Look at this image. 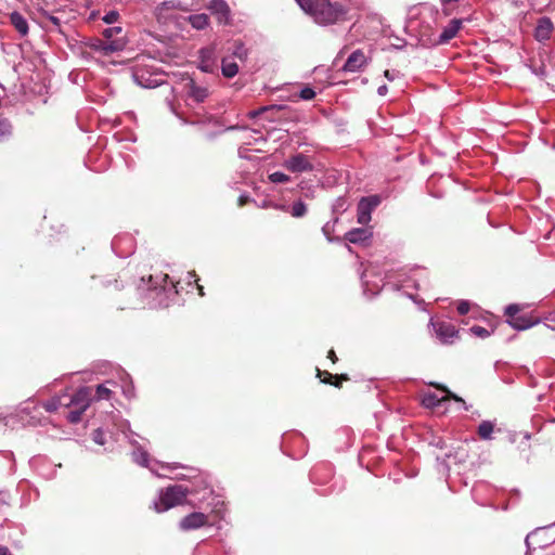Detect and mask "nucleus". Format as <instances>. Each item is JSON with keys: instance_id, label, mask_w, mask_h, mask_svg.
<instances>
[{"instance_id": "obj_39", "label": "nucleus", "mask_w": 555, "mask_h": 555, "mask_svg": "<svg viewBox=\"0 0 555 555\" xmlns=\"http://www.w3.org/2000/svg\"><path fill=\"white\" fill-rule=\"evenodd\" d=\"M457 311L462 315L466 314L469 311V304L466 301L460 302V305L457 306Z\"/></svg>"}, {"instance_id": "obj_28", "label": "nucleus", "mask_w": 555, "mask_h": 555, "mask_svg": "<svg viewBox=\"0 0 555 555\" xmlns=\"http://www.w3.org/2000/svg\"><path fill=\"white\" fill-rule=\"evenodd\" d=\"M192 95L196 101L203 102L208 96V90L206 88L193 87Z\"/></svg>"}, {"instance_id": "obj_45", "label": "nucleus", "mask_w": 555, "mask_h": 555, "mask_svg": "<svg viewBox=\"0 0 555 555\" xmlns=\"http://www.w3.org/2000/svg\"><path fill=\"white\" fill-rule=\"evenodd\" d=\"M327 358L333 362L336 363L338 361V358L333 349H331L327 353Z\"/></svg>"}, {"instance_id": "obj_26", "label": "nucleus", "mask_w": 555, "mask_h": 555, "mask_svg": "<svg viewBox=\"0 0 555 555\" xmlns=\"http://www.w3.org/2000/svg\"><path fill=\"white\" fill-rule=\"evenodd\" d=\"M282 107L281 106H275V105H271V106H262L258 109H255V111H251L248 113V116L249 118H256L262 114H266V113H269V112H274V111H280Z\"/></svg>"}, {"instance_id": "obj_17", "label": "nucleus", "mask_w": 555, "mask_h": 555, "mask_svg": "<svg viewBox=\"0 0 555 555\" xmlns=\"http://www.w3.org/2000/svg\"><path fill=\"white\" fill-rule=\"evenodd\" d=\"M65 398L66 395L53 397L52 399L43 402L42 406L47 412H55L60 406H66Z\"/></svg>"}, {"instance_id": "obj_18", "label": "nucleus", "mask_w": 555, "mask_h": 555, "mask_svg": "<svg viewBox=\"0 0 555 555\" xmlns=\"http://www.w3.org/2000/svg\"><path fill=\"white\" fill-rule=\"evenodd\" d=\"M396 38V42L391 43V48L392 49H396V50H401L403 48H406L408 46L412 48V50L417 47L420 43L423 46V47H428L429 44L422 41L420 37H413L415 40H416V43H412V42H406L405 39L403 37H395Z\"/></svg>"}, {"instance_id": "obj_43", "label": "nucleus", "mask_w": 555, "mask_h": 555, "mask_svg": "<svg viewBox=\"0 0 555 555\" xmlns=\"http://www.w3.org/2000/svg\"><path fill=\"white\" fill-rule=\"evenodd\" d=\"M249 201H250L249 196H247V195H241V196L238 197V202H237V204H238V206H240V207H243V206H244V205H246Z\"/></svg>"}, {"instance_id": "obj_44", "label": "nucleus", "mask_w": 555, "mask_h": 555, "mask_svg": "<svg viewBox=\"0 0 555 555\" xmlns=\"http://www.w3.org/2000/svg\"><path fill=\"white\" fill-rule=\"evenodd\" d=\"M155 279H158V276H155ZM157 286H156V283H154V276L151 274L149 275V286L147 288L149 289H155Z\"/></svg>"}, {"instance_id": "obj_48", "label": "nucleus", "mask_w": 555, "mask_h": 555, "mask_svg": "<svg viewBox=\"0 0 555 555\" xmlns=\"http://www.w3.org/2000/svg\"><path fill=\"white\" fill-rule=\"evenodd\" d=\"M546 321L548 322H554L555 323V310L554 311H551L548 312L545 318H544Z\"/></svg>"}, {"instance_id": "obj_59", "label": "nucleus", "mask_w": 555, "mask_h": 555, "mask_svg": "<svg viewBox=\"0 0 555 555\" xmlns=\"http://www.w3.org/2000/svg\"><path fill=\"white\" fill-rule=\"evenodd\" d=\"M95 442L103 444V441L100 440V437H96Z\"/></svg>"}, {"instance_id": "obj_13", "label": "nucleus", "mask_w": 555, "mask_h": 555, "mask_svg": "<svg viewBox=\"0 0 555 555\" xmlns=\"http://www.w3.org/2000/svg\"><path fill=\"white\" fill-rule=\"evenodd\" d=\"M190 23L195 30H205L209 25V16L205 13L182 17V23Z\"/></svg>"}, {"instance_id": "obj_11", "label": "nucleus", "mask_w": 555, "mask_h": 555, "mask_svg": "<svg viewBox=\"0 0 555 555\" xmlns=\"http://www.w3.org/2000/svg\"><path fill=\"white\" fill-rule=\"evenodd\" d=\"M437 337L443 344H452L453 339L457 336L455 326L449 322L433 323Z\"/></svg>"}, {"instance_id": "obj_29", "label": "nucleus", "mask_w": 555, "mask_h": 555, "mask_svg": "<svg viewBox=\"0 0 555 555\" xmlns=\"http://www.w3.org/2000/svg\"><path fill=\"white\" fill-rule=\"evenodd\" d=\"M85 410H81L80 408L75 409L70 411L67 415V420L72 424H77L81 421L82 414L85 413Z\"/></svg>"}, {"instance_id": "obj_37", "label": "nucleus", "mask_w": 555, "mask_h": 555, "mask_svg": "<svg viewBox=\"0 0 555 555\" xmlns=\"http://www.w3.org/2000/svg\"><path fill=\"white\" fill-rule=\"evenodd\" d=\"M472 332L475 335L482 337V338L489 336V332L482 326L475 325L472 327Z\"/></svg>"}, {"instance_id": "obj_34", "label": "nucleus", "mask_w": 555, "mask_h": 555, "mask_svg": "<svg viewBox=\"0 0 555 555\" xmlns=\"http://www.w3.org/2000/svg\"><path fill=\"white\" fill-rule=\"evenodd\" d=\"M118 17H119V14L117 11H111L104 15L103 21L106 24H114L117 22Z\"/></svg>"}, {"instance_id": "obj_16", "label": "nucleus", "mask_w": 555, "mask_h": 555, "mask_svg": "<svg viewBox=\"0 0 555 555\" xmlns=\"http://www.w3.org/2000/svg\"><path fill=\"white\" fill-rule=\"evenodd\" d=\"M554 30V25L550 17L543 16L538 20L535 35H548Z\"/></svg>"}, {"instance_id": "obj_4", "label": "nucleus", "mask_w": 555, "mask_h": 555, "mask_svg": "<svg viewBox=\"0 0 555 555\" xmlns=\"http://www.w3.org/2000/svg\"><path fill=\"white\" fill-rule=\"evenodd\" d=\"M194 5L193 1L188 0H167L162 2L156 8V17L159 23L167 24L169 22H175L178 25H180V21L178 17L173 14L175 11H189L191 7Z\"/></svg>"}, {"instance_id": "obj_50", "label": "nucleus", "mask_w": 555, "mask_h": 555, "mask_svg": "<svg viewBox=\"0 0 555 555\" xmlns=\"http://www.w3.org/2000/svg\"><path fill=\"white\" fill-rule=\"evenodd\" d=\"M0 555H12L8 547L1 546L0 547Z\"/></svg>"}, {"instance_id": "obj_2", "label": "nucleus", "mask_w": 555, "mask_h": 555, "mask_svg": "<svg viewBox=\"0 0 555 555\" xmlns=\"http://www.w3.org/2000/svg\"><path fill=\"white\" fill-rule=\"evenodd\" d=\"M82 43L94 52L107 56L125 49V37H83Z\"/></svg>"}, {"instance_id": "obj_35", "label": "nucleus", "mask_w": 555, "mask_h": 555, "mask_svg": "<svg viewBox=\"0 0 555 555\" xmlns=\"http://www.w3.org/2000/svg\"><path fill=\"white\" fill-rule=\"evenodd\" d=\"M235 51L233 54L238 57L240 60H245L247 56V50L244 48L242 43L235 46Z\"/></svg>"}, {"instance_id": "obj_46", "label": "nucleus", "mask_w": 555, "mask_h": 555, "mask_svg": "<svg viewBox=\"0 0 555 555\" xmlns=\"http://www.w3.org/2000/svg\"><path fill=\"white\" fill-rule=\"evenodd\" d=\"M113 30H114V31H116V33H119V31H121V27H118V26H117V27H114V28H107V29H105V30L102 33V35H104V36L112 35V31H113Z\"/></svg>"}, {"instance_id": "obj_9", "label": "nucleus", "mask_w": 555, "mask_h": 555, "mask_svg": "<svg viewBox=\"0 0 555 555\" xmlns=\"http://www.w3.org/2000/svg\"><path fill=\"white\" fill-rule=\"evenodd\" d=\"M207 522H208L207 515H205L204 513L194 512V513H191V514L186 515L185 517H183L179 522V527L183 531H189V530L198 529V528L205 526Z\"/></svg>"}, {"instance_id": "obj_36", "label": "nucleus", "mask_w": 555, "mask_h": 555, "mask_svg": "<svg viewBox=\"0 0 555 555\" xmlns=\"http://www.w3.org/2000/svg\"><path fill=\"white\" fill-rule=\"evenodd\" d=\"M11 125L5 121V120H2L0 121V137H7L11 133Z\"/></svg>"}, {"instance_id": "obj_42", "label": "nucleus", "mask_w": 555, "mask_h": 555, "mask_svg": "<svg viewBox=\"0 0 555 555\" xmlns=\"http://www.w3.org/2000/svg\"><path fill=\"white\" fill-rule=\"evenodd\" d=\"M421 15L424 20L425 18L434 20L435 13L429 9H424L423 12L421 13Z\"/></svg>"}, {"instance_id": "obj_47", "label": "nucleus", "mask_w": 555, "mask_h": 555, "mask_svg": "<svg viewBox=\"0 0 555 555\" xmlns=\"http://www.w3.org/2000/svg\"><path fill=\"white\" fill-rule=\"evenodd\" d=\"M335 379L341 380V382H348L350 380L349 376L347 374H336Z\"/></svg>"}, {"instance_id": "obj_60", "label": "nucleus", "mask_w": 555, "mask_h": 555, "mask_svg": "<svg viewBox=\"0 0 555 555\" xmlns=\"http://www.w3.org/2000/svg\"><path fill=\"white\" fill-rule=\"evenodd\" d=\"M95 442L103 444V441L100 440V437H96Z\"/></svg>"}, {"instance_id": "obj_30", "label": "nucleus", "mask_w": 555, "mask_h": 555, "mask_svg": "<svg viewBox=\"0 0 555 555\" xmlns=\"http://www.w3.org/2000/svg\"><path fill=\"white\" fill-rule=\"evenodd\" d=\"M112 391L105 387L104 385H99L95 390V399L102 400V399H109Z\"/></svg>"}, {"instance_id": "obj_38", "label": "nucleus", "mask_w": 555, "mask_h": 555, "mask_svg": "<svg viewBox=\"0 0 555 555\" xmlns=\"http://www.w3.org/2000/svg\"><path fill=\"white\" fill-rule=\"evenodd\" d=\"M533 538H534L533 535H528L526 538V544H527V547H528V551H527L526 555H535L537 548L535 547H531V540Z\"/></svg>"}, {"instance_id": "obj_3", "label": "nucleus", "mask_w": 555, "mask_h": 555, "mask_svg": "<svg viewBox=\"0 0 555 555\" xmlns=\"http://www.w3.org/2000/svg\"><path fill=\"white\" fill-rule=\"evenodd\" d=\"M188 495V491L182 486L176 485L167 487L162 491L159 501L154 503V511L162 513L171 507L182 504Z\"/></svg>"}, {"instance_id": "obj_61", "label": "nucleus", "mask_w": 555, "mask_h": 555, "mask_svg": "<svg viewBox=\"0 0 555 555\" xmlns=\"http://www.w3.org/2000/svg\"><path fill=\"white\" fill-rule=\"evenodd\" d=\"M167 278H168V274L162 275V279H163L164 282L167 280Z\"/></svg>"}, {"instance_id": "obj_19", "label": "nucleus", "mask_w": 555, "mask_h": 555, "mask_svg": "<svg viewBox=\"0 0 555 555\" xmlns=\"http://www.w3.org/2000/svg\"><path fill=\"white\" fill-rule=\"evenodd\" d=\"M238 72L237 64L232 61L230 57L222 59V74L227 78L234 77Z\"/></svg>"}, {"instance_id": "obj_49", "label": "nucleus", "mask_w": 555, "mask_h": 555, "mask_svg": "<svg viewBox=\"0 0 555 555\" xmlns=\"http://www.w3.org/2000/svg\"><path fill=\"white\" fill-rule=\"evenodd\" d=\"M331 385L336 387V388H341L343 382L338 380V379H333Z\"/></svg>"}, {"instance_id": "obj_32", "label": "nucleus", "mask_w": 555, "mask_h": 555, "mask_svg": "<svg viewBox=\"0 0 555 555\" xmlns=\"http://www.w3.org/2000/svg\"><path fill=\"white\" fill-rule=\"evenodd\" d=\"M519 311L520 308L518 305H509L505 309V314L507 315L508 320H513V318L518 317Z\"/></svg>"}, {"instance_id": "obj_20", "label": "nucleus", "mask_w": 555, "mask_h": 555, "mask_svg": "<svg viewBox=\"0 0 555 555\" xmlns=\"http://www.w3.org/2000/svg\"><path fill=\"white\" fill-rule=\"evenodd\" d=\"M507 322L516 330H527L538 323V321L531 322L527 317L524 315H518L513 318V320H508Z\"/></svg>"}, {"instance_id": "obj_40", "label": "nucleus", "mask_w": 555, "mask_h": 555, "mask_svg": "<svg viewBox=\"0 0 555 555\" xmlns=\"http://www.w3.org/2000/svg\"><path fill=\"white\" fill-rule=\"evenodd\" d=\"M190 274L194 278V282L197 286L199 296H204L205 295L204 287L198 284L199 279L197 278L196 273L193 271V272H190Z\"/></svg>"}, {"instance_id": "obj_12", "label": "nucleus", "mask_w": 555, "mask_h": 555, "mask_svg": "<svg viewBox=\"0 0 555 555\" xmlns=\"http://www.w3.org/2000/svg\"><path fill=\"white\" fill-rule=\"evenodd\" d=\"M216 53L214 48H203L199 50V68L203 72L211 73L215 68Z\"/></svg>"}, {"instance_id": "obj_23", "label": "nucleus", "mask_w": 555, "mask_h": 555, "mask_svg": "<svg viewBox=\"0 0 555 555\" xmlns=\"http://www.w3.org/2000/svg\"><path fill=\"white\" fill-rule=\"evenodd\" d=\"M422 402L426 408L434 409L440 406L444 402V398H439L435 393H428L424 396Z\"/></svg>"}, {"instance_id": "obj_41", "label": "nucleus", "mask_w": 555, "mask_h": 555, "mask_svg": "<svg viewBox=\"0 0 555 555\" xmlns=\"http://www.w3.org/2000/svg\"><path fill=\"white\" fill-rule=\"evenodd\" d=\"M453 37H447V36H443V37H439L438 40H435L434 42H431L430 44L433 46H437V44H446V43H449L450 39H452Z\"/></svg>"}, {"instance_id": "obj_51", "label": "nucleus", "mask_w": 555, "mask_h": 555, "mask_svg": "<svg viewBox=\"0 0 555 555\" xmlns=\"http://www.w3.org/2000/svg\"><path fill=\"white\" fill-rule=\"evenodd\" d=\"M406 30L408 31H414L415 30V27H414V21H410L408 26H406Z\"/></svg>"}, {"instance_id": "obj_14", "label": "nucleus", "mask_w": 555, "mask_h": 555, "mask_svg": "<svg viewBox=\"0 0 555 555\" xmlns=\"http://www.w3.org/2000/svg\"><path fill=\"white\" fill-rule=\"evenodd\" d=\"M10 23L20 33V35H27L28 23L23 14H21L20 12H16V11L12 12L10 14Z\"/></svg>"}, {"instance_id": "obj_52", "label": "nucleus", "mask_w": 555, "mask_h": 555, "mask_svg": "<svg viewBox=\"0 0 555 555\" xmlns=\"http://www.w3.org/2000/svg\"><path fill=\"white\" fill-rule=\"evenodd\" d=\"M384 75H385V77H386L387 79H389V80H392V79H393V77L391 76V74H390V72H389L388 69H386V70H385Z\"/></svg>"}, {"instance_id": "obj_22", "label": "nucleus", "mask_w": 555, "mask_h": 555, "mask_svg": "<svg viewBox=\"0 0 555 555\" xmlns=\"http://www.w3.org/2000/svg\"><path fill=\"white\" fill-rule=\"evenodd\" d=\"M493 429H494V425L492 422L482 421L478 426L477 433L481 439L487 440V439L491 438V434L493 433Z\"/></svg>"}, {"instance_id": "obj_33", "label": "nucleus", "mask_w": 555, "mask_h": 555, "mask_svg": "<svg viewBox=\"0 0 555 555\" xmlns=\"http://www.w3.org/2000/svg\"><path fill=\"white\" fill-rule=\"evenodd\" d=\"M300 99L309 101L315 96V91L312 88L306 87L299 93Z\"/></svg>"}, {"instance_id": "obj_27", "label": "nucleus", "mask_w": 555, "mask_h": 555, "mask_svg": "<svg viewBox=\"0 0 555 555\" xmlns=\"http://www.w3.org/2000/svg\"><path fill=\"white\" fill-rule=\"evenodd\" d=\"M269 180L273 183H287L289 182L291 178L283 172L275 171L269 176Z\"/></svg>"}, {"instance_id": "obj_58", "label": "nucleus", "mask_w": 555, "mask_h": 555, "mask_svg": "<svg viewBox=\"0 0 555 555\" xmlns=\"http://www.w3.org/2000/svg\"><path fill=\"white\" fill-rule=\"evenodd\" d=\"M95 442L103 444V441L100 440V437H96Z\"/></svg>"}, {"instance_id": "obj_56", "label": "nucleus", "mask_w": 555, "mask_h": 555, "mask_svg": "<svg viewBox=\"0 0 555 555\" xmlns=\"http://www.w3.org/2000/svg\"><path fill=\"white\" fill-rule=\"evenodd\" d=\"M62 228H63L62 225H59V227H57V231H56V233H57L59 235H61V234L64 232V231H62Z\"/></svg>"}, {"instance_id": "obj_31", "label": "nucleus", "mask_w": 555, "mask_h": 555, "mask_svg": "<svg viewBox=\"0 0 555 555\" xmlns=\"http://www.w3.org/2000/svg\"><path fill=\"white\" fill-rule=\"evenodd\" d=\"M317 376L320 378V380L324 384H332V380L335 379V375L327 371H321L320 369H317Z\"/></svg>"}, {"instance_id": "obj_5", "label": "nucleus", "mask_w": 555, "mask_h": 555, "mask_svg": "<svg viewBox=\"0 0 555 555\" xmlns=\"http://www.w3.org/2000/svg\"><path fill=\"white\" fill-rule=\"evenodd\" d=\"M207 9L219 25L230 24L231 10L225 0H211Z\"/></svg>"}, {"instance_id": "obj_6", "label": "nucleus", "mask_w": 555, "mask_h": 555, "mask_svg": "<svg viewBox=\"0 0 555 555\" xmlns=\"http://www.w3.org/2000/svg\"><path fill=\"white\" fill-rule=\"evenodd\" d=\"M380 198L377 195L362 197L358 204V222L366 224L371 220L372 211L379 205Z\"/></svg>"}, {"instance_id": "obj_21", "label": "nucleus", "mask_w": 555, "mask_h": 555, "mask_svg": "<svg viewBox=\"0 0 555 555\" xmlns=\"http://www.w3.org/2000/svg\"><path fill=\"white\" fill-rule=\"evenodd\" d=\"M464 20L454 18L450 21L449 25L443 29L440 35L452 36L457 35L463 29Z\"/></svg>"}, {"instance_id": "obj_8", "label": "nucleus", "mask_w": 555, "mask_h": 555, "mask_svg": "<svg viewBox=\"0 0 555 555\" xmlns=\"http://www.w3.org/2000/svg\"><path fill=\"white\" fill-rule=\"evenodd\" d=\"M371 57L366 55L362 50L358 49L353 51L345 62L343 66L344 72H358L364 68Z\"/></svg>"}, {"instance_id": "obj_25", "label": "nucleus", "mask_w": 555, "mask_h": 555, "mask_svg": "<svg viewBox=\"0 0 555 555\" xmlns=\"http://www.w3.org/2000/svg\"><path fill=\"white\" fill-rule=\"evenodd\" d=\"M434 387H436L437 389L446 392L447 395L443 397L444 398V402L446 401H449V400H454V401H457V402H464V400L462 398H460L459 396H456L455 393L451 392L446 386L443 385H440V384H431Z\"/></svg>"}, {"instance_id": "obj_54", "label": "nucleus", "mask_w": 555, "mask_h": 555, "mask_svg": "<svg viewBox=\"0 0 555 555\" xmlns=\"http://www.w3.org/2000/svg\"><path fill=\"white\" fill-rule=\"evenodd\" d=\"M378 92H379V94H385L386 86L379 87Z\"/></svg>"}, {"instance_id": "obj_55", "label": "nucleus", "mask_w": 555, "mask_h": 555, "mask_svg": "<svg viewBox=\"0 0 555 555\" xmlns=\"http://www.w3.org/2000/svg\"><path fill=\"white\" fill-rule=\"evenodd\" d=\"M457 0H441V3L442 4H449V3H452V2H456Z\"/></svg>"}, {"instance_id": "obj_7", "label": "nucleus", "mask_w": 555, "mask_h": 555, "mask_svg": "<svg viewBox=\"0 0 555 555\" xmlns=\"http://www.w3.org/2000/svg\"><path fill=\"white\" fill-rule=\"evenodd\" d=\"M93 400L92 388L81 387L66 401V408L75 406L81 410H87Z\"/></svg>"}, {"instance_id": "obj_24", "label": "nucleus", "mask_w": 555, "mask_h": 555, "mask_svg": "<svg viewBox=\"0 0 555 555\" xmlns=\"http://www.w3.org/2000/svg\"><path fill=\"white\" fill-rule=\"evenodd\" d=\"M307 212V206L304 202L299 201V202H296L294 203L293 207H292V216L295 217V218H300V217H304Z\"/></svg>"}, {"instance_id": "obj_1", "label": "nucleus", "mask_w": 555, "mask_h": 555, "mask_svg": "<svg viewBox=\"0 0 555 555\" xmlns=\"http://www.w3.org/2000/svg\"><path fill=\"white\" fill-rule=\"evenodd\" d=\"M300 9L317 24L332 25L347 18L348 9L331 0H296Z\"/></svg>"}, {"instance_id": "obj_10", "label": "nucleus", "mask_w": 555, "mask_h": 555, "mask_svg": "<svg viewBox=\"0 0 555 555\" xmlns=\"http://www.w3.org/2000/svg\"><path fill=\"white\" fill-rule=\"evenodd\" d=\"M284 167L287 170L296 173L311 171L313 169V165L304 154H296L292 156L284 163Z\"/></svg>"}, {"instance_id": "obj_15", "label": "nucleus", "mask_w": 555, "mask_h": 555, "mask_svg": "<svg viewBox=\"0 0 555 555\" xmlns=\"http://www.w3.org/2000/svg\"><path fill=\"white\" fill-rule=\"evenodd\" d=\"M371 233L369 230L363 228L352 229L345 235L346 240L350 243L357 244L365 242L370 237Z\"/></svg>"}, {"instance_id": "obj_53", "label": "nucleus", "mask_w": 555, "mask_h": 555, "mask_svg": "<svg viewBox=\"0 0 555 555\" xmlns=\"http://www.w3.org/2000/svg\"><path fill=\"white\" fill-rule=\"evenodd\" d=\"M49 20L51 23H53L54 25H59V20L54 16H49Z\"/></svg>"}, {"instance_id": "obj_57", "label": "nucleus", "mask_w": 555, "mask_h": 555, "mask_svg": "<svg viewBox=\"0 0 555 555\" xmlns=\"http://www.w3.org/2000/svg\"><path fill=\"white\" fill-rule=\"evenodd\" d=\"M95 442L103 444V441L100 440V437H96Z\"/></svg>"}]
</instances>
